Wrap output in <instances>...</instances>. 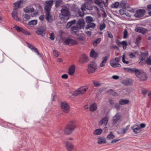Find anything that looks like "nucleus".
Wrapping results in <instances>:
<instances>
[{"label": "nucleus", "instance_id": "1", "mask_svg": "<svg viewBox=\"0 0 151 151\" xmlns=\"http://www.w3.org/2000/svg\"><path fill=\"white\" fill-rule=\"evenodd\" d=\"M53 0H47L45 1V9L46 11L45 18L48 22H52L54 20L52 16L50 14V11L53 5Z\"/></svg>", "mask_w": 151, "mask_h": 151}, {"label": "nucleus", "instance_id": "2", "mask_svg": "<svg viewBox=\"0 0 151 151\" xmlns=\"http://www.w3.org/2000/svg\"><path fill=\"white\" fill-rule=\"evenodd\" d=\"M76 128V123L75 121H70L67 124L64 130L65 133L67 135L72 133Z\"/></svg>", "mask_w": 151, "mask_h": 151}, {"label": "nucleus", "instance_id": "3", "mask_svg": "<svg viewBox=\"0 0 151 151\" xmlns=\"http://www.w3.org/2000/svg\"><path fill=\"white\" fill-rule=\"evenodd\" d=\"M61 13L59 14V17L61 19L67 20L69 19V12L68 8L66 6H63L61 10Z\"/></svg>", "mask_w": 151, "mask_h": 151}, {"label": "nucleus", "instance_id": "4", "mask_svg": "<svg viewBox=\"0 0 151 151\" xmlns=\"http://www.w3.org/2000/svg\"><path fill=\"white\" fill-rule=\"evenodd\" d=\"M134 73L136 76L139 79L140 81H145L147 78L146 73L142 70H139L136 69Z\"/></svg>", "mask_w": 151, "mask_h": 151}, {"label": "nucleus", "instance_id": "5", "mask_svg": "<svg viewBox=\"0 0 151 151\" xmlns=\"http://www.w3.org/2000/svg\"><path fill=\"white\" fill-rule=\"evenodd\" d=\"M134 73L136 76L139 79L140 81H145L147 78L146 73L142 70H139L136 69Z\"/></svg>", "mask_w": 151, "mask_h": 151}, {"label": "nucleus", "instance_id": "6", "mask_svg": "<svg viewBox=\"0 0 151 151\" xmlns=\"http://www.w3.org/2000/svg\"><path fill=\"white\" fill-rule=\"evenodd\" d=\"M88 89V88L87 86L80 87L74 92L73 95L74 96H77L83 94L86 92Z\"/></svg>", "mask_w": 151, "mask_h": 151}, {"label": "nucleus", "instance_id": "7", "mask_svg": "<svg viewBox=\"0 0 151 151\" xmlns=\"http://www.w3.org/2000/svg\"><path fill=\"white\" fill-rule=\"evenodd\" d=\"M46 29L47 27L46 26H42L38 28L36 31L35 32L37 35H40L43 37L45 36Z\"/></svg>", "mask_w": 151, "mask_h": 151}, {"label": "nucleus", "instance_id": "8", "mask_svg": "<svg viewBox=\"0 0 151 151\" xmlns=\"http://www.w3.org/2000/svg\"><path fill=\"white\" fill-rule=\"evenodd\" d=\"M61 109L62 111L65 113H68L70 111V106L66 102H62L60 103Z\"/></svg>", "mask_w": 151, "mask_h": 151}, {"label": "nucleus", "instance_id": "9", "mask_svg": "<svg viewBox=\"0 0 151 151\" xmlns=\"http://www.w3.org/2000/svg\"><path fill=\"white\" fill-rule=\"evenodd\" d=\"M64 42L65 45L70 46L77 45L78 43L76 40L70 38L67 39Z\"/></svg>", "mask_w": 151, "mask_h": 151}, {"label": "nucleus", "instance_id": "10", "mask_svg": "<svg viewBox=\"0 0 151 151\" xmlns=\"http://www.w3.org/2000/svg\"><path fill=\"white\" fill-rule=\"evenodd\" d=\"M87 69L89 73H91L94 72L96 69V64L93 62L91 63L88 65Z\"/></svg>", "mask_w": 151, "mask_h": 151}, {"label": "nucleus", "instance_id": "11", "mask_svg": "<svg viewBox=\"0 0 151 151\" xmlns=\"http://www.w3.org/2000/svg\"><path fill=\"white\" fill-rule=\"evenodd\" d=\"M76 25L80 29H83L85 27V22L83 18L79 19L77 21Z\"/></svg>", "mask_w": 151, "mask_h": 151}, {"label": "nucleus", "instance_id": "12", "mask_svg": "<svg viewBox=\"0 0 151 151\" xmlns=\"http://www.w3.org/2000/svg\"><path fill=\"white\" fill-rule=\"evenodd\" d=\"M146 11L143 9H139L134 14L136 17L139 18L143 17L145 15Z\"/></svg>", "mask_w": 151, "mask_h": 151}, {"label": "nucleus", "instance_id": "13", "mask_svg": "<svg viewBox=\"0 0 151 151\" xmlns=\"http://www.w3.org/2000/svg\"><path fill=\"white\" fill-rule=\"evenodd\" d=\"M14 28L18 32H21L26 35H30V33L29 32L27 31L22 27H20L17 26H15Z\"/></svg>", "mask_w": 151, "mask_h": 151}, {"label": "nucleus", "instance_id": "14", "mask_svg": "<svg viewBox=\"0 0 151 151\" xmlns=\"http://www.w3.org/2000/svg\"><path fill=\"white\" fill-rule=\"evenodd\" d=\"M65 146L67 151H73L74 145L71 142L67 141L65 143Z\"/></svg>", "mask_w": 151, "mask_h": 151}, {"label": "nucleus", "instance_id": "15", "mask_svg": "<svg viewBox=\"0 0 151 151\" xmlns=\"http://www.w3.org/2000/svg\"><path fill=\"white\" fill-rule=\"evenodd\" d=\"M12 15L13 18L17 21L20 20V19L18 16L17 10H13L12 13Z\"/></svg>", "mask_w": 151, "mask_h": 151}, {"label": "nucleus", "instance_id": "16", "mask_svg": "<svg viewBox=\"0 0 151 151\" xmlns=\"http://www.w3.org/2000/svg\"><path fill=\"white\" fill-rule=\"evenodd\" d=\"M88 60V56L84 54L82 55L81 58L80 59L79 62L81 63H83L87 62Z\"/></svg>", "mask_w": 151, "mask_h": 151}, {"label": "nucleus", "instance_id": "17", "mask_svg": "<svg viewBox=\"0 0 151 151\" xmlns=\"http://www.w3.org/2000/svg\"><path fill=\"white\" fill-rule=\"evenodd\" d=\"M133 132L136 134L139 133L141 131L140 127L138 125H136L131 127Z\"/></svg>", "mask_w": 151, "mask_h": 151}, {"label": "nucleus", "instance_id": "18", "mask_svg": "<svg viewBox=\"0 0 151 151\" xmlns=\"http://www.w3.org/2000/svg\"><path fill=\"white\" fill-rule=\"evenodd\" d=\"M119 6L120 8H122L123 9H126L127 10L130 11L129 6L125 2H121L119 3Z\"/></svg>", "mask_w": 151, "mask_h": 151}, {"label": "nucleus", "instance_id": "19", "mask_svg": "<svg viewBox=\"0 0 151 151\" xmlns=\"http://www.w3.org/2000/svg\"><path fill=\"white\" fill-rule=\"evenodd\" d=\"M23 10L25 13H28L30 12H33L34 11V9L31 6H29L24 8Z\"/></svg>", "mask_w": 151, "mask_h": 151}, {"label": "nucleus", "instance_id": "20", "mask_svg": "<svg viewBox=\"0 0 151 151\" xmlns=\"http://www.w3.org/2000/svg\"><path fill=\"white\" fill-rule=\"evenodd\" d=\"M108 118L106 116H105L101 120H100L99 123V124L100 125H104L106 126L108 122Z\"/></svg>", "mask_w": 151, "mask_h": 151}, {"label": "nucleus", "instance_id": "21", "mask_svg": "<svg viewBox=\"0 0 151 151\" xmlns=\"http://www.w3.org/2000/svg\"><path fill=\"white\" fill-rule=\"evenodd\" d=\"M135 31L142 34H145L146 32V30L142 27H138L135 29Z\"/></svg>", "mask_w": 151, "mask_h": 151}, {"label": "nucleus", "instance_id": "22", "mask_svg": "<svg viewBox=\"0 0 151 151\" xmlns=\"http://www.w3.org/2000/svg\"><path fill=\"white\" fill-rule=\"evenodd\" d=\"M75 66L74 65H72L69 68L68 74L70 75H73L75 72Z\"/></svg>", "mask_w": 151, "mask_h": 151}, {"label": "nucleus", "instance_id": "23", "mask_svg": "<svg viewBox=\"0 0 151 151\" xmlns=\"http://www.w3.org/2000/svg\"><path fill=\"white\" fill-rule=\"evenodd\" d=\"M108 58V57L107 56L103 57L102 58L103 61L100 63L99 66L101 67H104L105 65V64L106 61H107Z\"/></svg>", "mask_w": 151, "mask_h": 151}, {"label": "nucleus", "instance_id": "24", "mask_svg": "<svg viewBox=\"0 0 151 151\" xmlns=\"http://www.w3.org/2000/svg\"><path fill=\"white\" fill-rule=\"evenodd\" d=\"M22 3V1H19L14 3V6L13 10H17V9L20 7L21 3Z\"/></svg>", "mask_w": 151, "mask_h": 151}, {"label": "nucleus", "instance_id": "25", "mask_svg": "<svg viewBox=\"0 0 151 151\" xmlns=\"http://www.w3.org/2000/svg\"><path fill=\"white\" fill-rule=\"evenodd\" d=\"M129 101L128 99H121L119 101V104L121 105H124L128 104Z\"/></svg>", "mask_w": 151, "mask_h": 151}, {"label": "nucleus", "instance_id": "26", "mask_svg": "<svg viewBox=\"0 0 151 151\" xmlns=\"http://www.w3.org/2000/svg\"><path fill=\"white\" fill-rule=\"evenodd\" d=\"M120 119V115L118 114H116L113 117V123L114 124L116 123Z\"/></svg>", "mask_w": 151, "mask_h": 151}, {"label": "nucleus", "instance_id": "27", "mask_svg": "<svg viewBox=\"0 0 151 151\" xmlns=\"http://www.w3.org/2000/svg\"><path fill=\"white\" fill-rule=\"evenodd\" d=\"M96 24L95 23H92V22H91L88 23V24L86 26L85 29H88L90 28H94L96 27Z\"/></svg>", "mask_w": 151, "mask_h": 151}, {"label": "nucleus", "instance_id": "28", "mask_svg": "<svg viewBox=\"0 0 151 151\" xmlns=\"http://www.w3.org/2000/svg\"><path fill=\"white\" fill-rule=\"evenodd\" d=\"M80 29L78 28V27L76 25V26H74L72 27H71V30L73 32L74 34H76L77 32L79 31V30Z\"/></svg>", "mask_w": 151, "mask_h": 151}, {"label": "nucleus", "instance_id": "29", "mask_svg": "<svg viewBox=\"0 0 151 151\" xmlns=\"http://www.w3.org/2000/svg\"><path fill=\"white\" fill-rule=\"evenodd\" d=\"M22 16L24 20L25 21L29 20L31 18L30 15L28 14H23Z\"/></svg>", "mask_w": 151, "mask_h": 151}, {"label": "nucleus", "instance_id": "30", "mask_svg": "<svg viewBox=\"0 0 151 151\" xmlns=\"http://www.w3.org/2000/svg\"><path fill=\"white\" fill-rule=\"evenodd\" d=\"M76 22V19H73L71 21L69 22L67 24L66 27L67 28L70 27L73 24H75Z\"/></svg>", "mask_w": 151, "mask_h": 151}, {"label": "nucleus", "instance_id": "31", "mask_svg": "<svg viewBox=\"0 0 151 151\" xmlns=\"http://www.w3.org/2000/svg\"><path fill=\"white\" fill-rule=\"evenodd\" d=\"M97 109V106L96 103H94L91 104L90 107V110L91 111H94Z\"/></svg>", "mask_w": 151, "mask_h": 151}, {"label": "nucleus", "instance_id": "32", "mask_svg": "<svg viewBox=\"0 0 151 151\" xmlns=\"http://www.w3.org/2000/svg\"><path fill=\"white\" fill-rule=\"evenodd\" d=\"M85 19L86 23H90L94 21L93 18L91 16L86 17Z\"/></svg>", "mask_w": 151, "mask_h": 151}, {"label": "nucleus", "instance_id": "33", "mask_svg": "<svg viewBox=\"0 0 151 151\" xmlns=\"http://www.w3.org/2000/svg\"><path fill=\"white\" fill-rule=\"evenodd\" d=\"M97 53L93 49H92L90 53V56L91 58L93 57L96 58L97 56Z\"/></svg>", "mask_w": 151, "mask_h": 151}, {"label": "nucleus", "instance_id": "34", "mask_svg": "<svg viewBox=\"0 0 151 151\" xmlns=\"http://www.w3.org/2000/svg\"><path fill=\"white\" fill-rule=\"evenodd\" d=\"M63 4L62 0H57L55 1V7L56 8H58L59 6Z\"/></svg>", "mask_w": 151, "mask_h": 151}, {"label": "nucleus", "instance_id": "35", "mask_svg": "<svg viewBox=\"0 0 151 151\" xmlns=\"http://www.w3.org/2000/svg\"><path fill=\"white\" fill-rule=\"evenodd\" d=\"M101 41L100 38H97L95 39L93 42V44L94 47L96 46L97 45L99 44Z\"/></svg>", "mask_w": 151, "mask_h": 151}, {"label": "nucleus", "instance_id": "36", "mask_svg": "<svg viewBox=\"0 0 151 151\" xmlns=\"http://www.w3.org/2000/svg\"><path fill=\"white\" fill-rule=\"evenodd\" d=\"M102 132V130L101 129H98L95 130L93 132V134L96 135H99L101 134Z\"/></svg>", "mask_w": 151, "mask_h": 151}, {"label": "nucleus", "instance_id": "37", "mask_svg": "<svg viewBox=\"0 0 151 151\" xmlns=\"http://www.w3.org/2000/svg\"><path fill=\"white\" fill-rule=\"evenodd\" d=\"M110 65L114 68L116 67H120L121 66V65L118 63H114L110 62Z\"/></svg>", "mask_w": 151, "mask_h": 151}, {"label": "nucleus", "instance_id": "38", "mask_svg": "<svg viewBox=\"0 0 151 151\" xmlns=\"http://www.w3.org/2000/svg\"><path fill=\"white\" fill-rule=\"evenodd\" d=\"M119 3L118 2H115L113 3L111 5V7L112 8H117L119 6Z\"/></svg>", "mask_w": 151, "mask_h": 151}, {"label": "nucleus", "instance_id": "39", "mask_svg": "<svg viewBox=\"0 0 151 151\" xmlns=\"http://www.w3.org/2000/svg\"><path fill=\"white\" fill-rule=\"evenodd\" d=\"M136 68H124V69L127 70L128 72L132 73H134L135 70Z\"/></svg>", "mask_w": 151, "mask_h": 151}, {"label": "nucleus", "instance_id": "40", "mask_svg": "<svg viewBox=\"0 0 151 151\" xmlns=\"http://www.w3.org/2000/svg\"><path fill=\"white\" fill-rule=\"evenodd\" d=\"M106 142V140L105 138H98V143L101 144L105 143Z\"/></svg>", "mask_w": 151, "mask_h": 151}, {"label": "nucleus", "instance_id": "41", "mask_svg": "<svg viewBox=\"0 0 151 151\" xmlns=\"http://www.w3.org/2000/svg\"><path fill=\"white\" fill-rule=\"evenodd\" d=\"M108 93L114 96H118V94L116 92H114V90L112 89H109L108 91Z\"/></svg>", "mask_w": 151, "mask_h": 151}, {"label": "nucleus", "instance_id": "42", "mask_svg": "<svg viewBox=\"0 0 151 151\" xmlns=\"http://www.w3.org/2000/svg\"><path fill=\"white\" fill-rule=\"evenodd\" d=\"M129 126L130 125H127L125 128H122V134H125L126 132L128 130Z\"/></svg>", "mask_w": 151, "mask_h": 151}, {"label": "nucleus", "instance_id": "43", "mask_svg": "<svg viewBox=\"0 0 151 151\" xmlns=\"http://www.w3.org/2000/svg\"><path fill=\"white\" fill-rule=\"evenodd\" d=\"M29 24L30 25H36L37 23V20H31L29 22Z\"/></svg>", "mask_w": 151, "mask_h": 151}, {"label": "nucleus", "instance_id": "44", "mask_svg": "<svg viewBox=\"0 0 151 151\" xmlns=\"http://www.w3.org/2000/svg\"><path fill=\"white\" fill-rule=\"evenodd\" d=\"M84 6H85V8L91 11L93 10V7L91 5L88 4H84Z\"/></svg>", "mask_w": 151, "mask_h": 151}, {"label": "nucleus", "instance_id": "45", "mask_svg": "<svg viewBox=\"0 0 151 151\" xmlns=\"http://www.w3.org/2000/svg\"><path fill=\"white\" fill-rule=\"evenodd\" d=\"M115 137L114 136L112 132H110L109 134L107 136V138L109 139H113Z\"/></svg>", "mask_w": 151, "mask_h": 151}, {"label": "nucleus", "instance_id": "46", "mask_svg": "<svg viewBox=\"0 0 151 151\" xmlns=\"http://www.w3.org/2000/svg\"><path fill=\"white\" fill-rule=\"evenodd\" d=\"M141 40V37H140L136 38L135 43L137 45L139 46V45Z\"/></svg>", "mask_w": 151, "mask_h": 151}, {"label": "nucleus", "instance_id": "47", "mask_svg": "<svg viewBox=\"0 0 151 151\" xmlns=\"http://www.w3.org/2000/svg\"><path fill=\"white\" fill-rule=\"evenodd\" d=\"M95 3L96 4L98 5L99 6H100V5L102 4V3H104V2L102 1V0H96L95 1Z\"/></svg>", "mask_w": 151, "mask_h": 151}, {"label": "nucleus", "instance_id": "48", "mask_svg": "<svg viewBox=\"0 0 151 151\" xmlns=\"http://www.w3.org/2000/svg\"><path fill=\"white\" fill-rule=\"evenodd\" d=\"M120 14L122 15L125 14L127 16H129L128 15H127V12L124 9H120L119 11Z\"/></svg>", "mask_w": 151, "mask_h": 151}, {"label": "nucleus", "instance_id": "49", "mask_svg": "<svg viewBox=\"0 0 151 151\" xmlns=\"http://www.w3.org/2000/svg\"><path fill=\"white\" fill-rule=\"evenodd\" d=\"M106 27V25L105 24L103 23L101 24H100L99 26V29L101 31H102L104 29H105Z\"/></svg>", "mask_w": 151, "mask_h": 151}, {"label": "nucleus", "instance_id": "50", "mask_svg": "<svg viewBox=\"0 0 151 151\" xmlns=\"http://www.w3.org/2000/svg\"><path fill=\"white\" fill-rule=\"evenodd\" d=\"M53 53L54 57L55 58L58 57L59 55V52L57 50H53Z\"/></svg>", "mask_w": 151, "mask_h": 151}, {"label": "nucleus", "instance_id": "51", "mask_svg": "<svg viewBox=\"0 0 151 151\" xmlns=\"http://www.w3.org/2000/svg\"><path fill=\"white\" fill-rule=\"evenodd\" d=\"M127 45V43L125 41H124L122 42V45L124 50H125L126 49Z\"/></svg>", "mask_w": 151, "mask_h": 151}, {"label": "nucleus", "instance_id": "52", "mask_svg": "<svg viewBox=\"0 0 151 151\" xmlns=\"http://www.w3.org/2000/svg\"><path fill=\"white\" fill-rule=\"evenodd\" d=\"M137 52H131L129 54V56L131 58H133L135 57L136 54Z\"/></svg>", "mask_w": 151, "mask_h": 151}, {"label": "nucleus", "instance_id": "53", "mask_svg": "<svg viewBox=\"0 0 151 151\" xmlns=\"http://www.w3.org/2000/svg\"><path fill=\"white\" fill-rule=\"evenodd\" d=\"M141 91L142 94L144 96H145L146 95L147 92V89L144 88H143L141 89Z\"/></svg>", "mask_w": 151, "mask_h": 151}, {"label": "nucleus", "instance_id": "54", "mask_svg": "<svg viewBox=\"0 0 151 151\" xmlns=\"http://www.w3.org/2000/svg\"><path fill=\"white\" fill-rule=\"evenodd\" d=\"M122 61L124 63L128 64L129 63V62L128 61H126L125 60V55H124L122 58Z\"/></svg>", "mask_w": 151, "mask_h": 151}, {"label": "nucleus", "instance_id": "55", "mask_svg": "<svg viewBox=\"0 0 151 151\" xmlns=\"http://www.w3.org/2000/svg\"><path fill=\"white\" fill-rule=\"evenodd\" d=\"M32 51H33L34 52H35L37 53L38 55H40V53L39 52L37 49L36 47H34L33 48V49H32Z\"/></svg>", "mask_w": 151, "mask_h": 151}, {"label": "nucleus", "instance_id": "56", "mask_svg": "<svg viewBox=\"0 0 151 151\" xmlns=\"http://www.w3.org/2000/svg\"><path fill=\"white\" fill-rule=\"evenodd\" d=\"M128 32L126 29H125L124 31V38H126L127 37L128 35Z\"/></svg>", "mask_w": 151, "mask_h": 151}, {"label": "nucleus", "instance_id": "57", "mask_svg": "<svg viewBox=\"0 0 151 151\" xmlns=\"http://www.w3.org/2000/svg\"><path fill=\"white\" fill-rule=\"evenodd\" d=\"M114 107L117 110H118L120 109L121 106H120V104L119 103H116L115 104Z\"/></svg>", "mask_w": 151, "mask_h": 151}, {"label": "nucleus", "instance_id": "58", "mask_svg": "<svg viewBox=\"0 0 151 151\" xmlns=\"http://www.w3.org/2000/svg\"><path fill=\"white\" fill-rule=\"evenodd\" d=\"M55 35L54 34L53 32H52L51 33L50 36V39L51 40H54L55 39Z\"/></svg>", "mask_w": 151, "mask_h": 151}, {"label": "nucleus", "instance_id": "59", "mask_svg": "<svg viewBox=\"0 0 151 151\" xmlns=\"http://www.w3.org/2000/svg\"><path fill=\"white\" fill-rule=\"evenodd\" d=\"M146 63L148 65H151V59L150 58H148L146 61Z\"/></svg>", "mask_w": 151, "mask_h": 151}, {"label": "nucleus", "instance_id": "60", "mask_svg": "<svg viewBox=\"0 0 151 151\" xmlns=\"http://www.w3.org/2000/svg\"><path fill=\"white\" fill-rule=\"evenodd\" d=\"M117 45L119 47H121L122 45V42H120L118 40L116 41Z\"/></svg>", "mask_w": 151, "mask_h": 151}, {"label": "nucleus", "instance_id": "61", "mask_svg": "<svg viewBox=\"0 0 151 151\" xmlns=\"http://www.w3.org/2000/svg\"><path fill=\"white\" fill-rule=\"evenodd\" d=\"M123 83L125 85H128L129 84V81L128 80H124L123 82Z\"/></svg>", "mask_w": 151, "mask_h": 151}, {"label": "nucleus", "instance_id": "62", "mask_svg": "<svg viewBox=\"0 0 151 151\" xmlns=\"http://www.w3.org/2000/svg\"><path fill=\"white\" fill-rule=\"evenodd\" d=\"M145 61V60L144 58H141L140 61L139 62V63H141V64L142 65H144V64L145 63L144 62Z\"/></svg>", "mask_w": 151, "mask_h": 151}, {"label": "nucleus", "instance_id": "63", "mask_svg": "<svg viewBox=\"0 0 151 151\" xmlns=\"http://www.w3.org/2000/svg\"><path fill=\"white\" fill-rule=\"evenodd\" d=\"M78 39L80 40L83 41L84 40V37L83 36L80 35L78 37Z\"/></svg>", "mask_w": 151, "mask_h": 151}, {"label": "nucleus", "instance_id": "64", "mask_svg": "<svg viewBox=\"0 0 151 151\" xmlns=\"http://www.w3.org/2000/svg\"><path fill=\"white\" fill-rule=\"evenodd\" d=\"M27 46L31 50L33 49V48L34 47V46L33 45L29 44L28 43H27Z\"/></svg>", "mask_w": 151, "mask_h": 151}]
</instances>
